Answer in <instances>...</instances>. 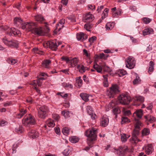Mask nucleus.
<instances>
[{
    "instance_id": "1",
    "label": "nucleus",
    "mask_w": 156,
    "mask_h": 156,
    "mask_svg": "<svg viewBox=\"0 0 156 156\" xmlns=\"http://www.w3.org/2000/svg\"><path fill=\"white\" fill-rule=\"evenodd\" d=\"M36 23L31 22L22 23L20 26L23 29H26L28 31L32 30L33 32L39 35H43L44 32L42 28L36 26Z\"/></svg>"
},
{
    "instance_id": "2",
    "label": "nucleus",
    "mask_w": 156,
    "mask_h": 156,
    "mask_svg": "<svg viewBox=\"0 0 156 156\" xmlns=\"http://www.w3.org/2000/svg\"><path fill=\"white\" fill-rule=\"evenodd\" d=\"M135 120L136 123L135 124L134 128L133 129L132 133V137L131 138L132 140L134 141V142L136 144L138 142L141 140L138 138V136L140 130V126H141L142 123L138 119L135 118Z\"/></svg>"
},
{
    "instance_id": "3",
    "label": "nucleus",
    "mask_w": 156,
    "mask_h": 156,
    "mask_svg": "<svg viewBox=\"0 0 156 156\" xmlns=\"http://www.w3.org/2000/svg\"><path fill=\"white\" fill-rule=\"evenodd\" d=\"M97 129L93 128L91 129L87 130L85 132V135L88 137L87 140L90 141H93L96 139Z\"/></svg>"
},
{
    "instance_id": "4",
    "label": "nucleus",
    "mask_w": 156,
    "mask_h": 156,
    "mask_svg": "<svg viewBox=\"0 0 156 156\" xmlns=\"http://www.w3.org/2000/svg\"><path fill=\"white\" fill-rule=\"evenodd\" d=\"M118 99L120 103L124 105L128 104L131 101L130 97L124 93L120 94L118 97Z\"/></svg>"
},
{
    "instance_id": "5",
    "label": "nucleus",
    "mask_w": 156,
    "mask_h": 156,
    "mask_svg": "<svg viewBox=\"0 0 156 156\" xmlns=\"http://www.w3.org/2000/svg\"><path fill=\"white\" fill-rule=\"evenodd\" d=\"M48 110V107L43 105L39 108L38 111V116L40 118L44 119L47 115Z\"/></svg>"
},
{
    "instance_id": "6",
    "label": "nucleus",
    "mask_w": 156,
    "mask_h": 156,
    "mask_svg": "<svg viewBox=\"0 0 156 156\" xmlns=\"http://www.w3.org/2000/svg\"><path fill=\"white\" fill-rule=\"evenodd\" d=\"M2 41L5 44L11 48H17L18 46V42L15 40H11L8 41L7 38L5 37L2 39Z\"/></svg>"
},
{
    "instance_id": "7",
    "label": "nucleus",
    "mask_w": 156,
    "mask_h": 156,
    "mask_svg": "<svg viewBox=\"0 0 156 156\" xmlns=\"http://www.w3.org/2000/svg\"><path fill=\"white\" fill-rule=\"evenodd\" d=\"M23 122L26 126H29L35 124L36 123L34 117L30 114L23 119Z\"/></svg>"
},
{
    "instance_id": "8",
    "label": "nucleus",
    "mask_w": 156,
    "mask_h": 156,
    "mask_svg": "<svg viewBox=\"0 0 156 156\" xmlns=\"http://www.w3.org/2000/svg\"><path fill=\"white\" fill-rule=\"evenodd\" d=\"M125 64L127 68L130 69L133 68L136 64L135 58L132 56H129L126 59Z\"/></svg>"
},
{
    "instance_id": "9",
    "label": "nucleus",
    "mask_w": 156,
    "mask_h": 156,
    "mask_svg": "<svg viewBox=\"0 0 156 156\" xmlns=\"http://www.w3.org/2000/svg\"><path fill=\"white\" fill-rule=\"evenodd\" d=\"M119 92L118 85L116 84L113 85L108 93V95L110 98H114L115 95L118 94Z\"/></svg>"
},
{
    "instance_id": "10",
    "label": "nucleus",
    "mask_w": 156,
    "mask_h": 156,
    "mask_svg": "<svg viewBox=\"0 0 156 156\" xmlns=\"http://www.w3.org/2000/svg\"><path fill=\"white\" fill-rule=\"evenodd\" d=\"M6 33L9 36H16L20 34V32L14 27H12L6 31Z\"/></svg>"
},
{
    "instance_id": "11",
    "label": "nucleus",
    "mask_w": 156,
    "mask_h": 156,
    "mask_svg": "<svg viewBox=\"0 0 156 156\" xmlns=\"http://www.w3.org/2000/svg\"><path fill=\"white\" fill-rule=\"evenodd\" d=\"M46 44L47 46H48L49 48L53 50L56 51L57 49L58 45L56 43V42L55 40L48 41Z\"/></svg>"
},
{
    "instance_id": "12",
    "label": "nucleus",
    "mask_w": 156,
    "mask_h": 156,
    "mask_svg": "<svg viewBox=\"0 0 156 156\" xmlns=\"http://www.w3.org/2000/svg\"><path fill=\"white\" fill-rule=\"evenodd\" d=\"M76 37L78 41L83 42L87 38V36L83 32H80L76 34Z\"/></svg>"
},
{
    "instance_id": "13",
    "label": "nucleus",
    "mask_w": 156,
    "mask_h": 156,
    "mask_svg": "<svg viewBox=\"0 0 156 156\" xmlns=\"http://www.w3.org/2000/svg\"><path fill=\"white\" fill-rule=\"evenodd\" d=\"M144 98L141 96L136 97L133 100L134 103L133 104L134 105L139 106L140 104L143 102Z\"/></svg>"
},
{
    "instance_id": "14",
    "label": "nucleus",
    "mask_w": 156,
    "mask_h": 156,
    "mask_svg": "<svg viewBox=\"0 0 156 156\" xmlns=\"http://www.w3.org/2000/svg\"><path fill=\"white\" fill-rule=\"evenodd\" d=\"M93 15L90 13V12L86 13L83 17V20L85 22H89L94 19Z\"/></svg>"
},
{
    "instance_id": "15",
    "label": "nucleus",
    "mask_w": 156,
    "mask_h": 156,
    "mask_svg": "<svg viewBox=\"0 0 156 156\" xmlns=\"http://www.w3.org/2000/svg\"><path fill=\"white\" fill-rule=\"evenodd\" d=\"M116 150L119 151L118 154L119 155L124 156L125 152L128 151V149L127 147H122L120 146L116 149Z\"/></svg>"
},
{
    "instance_id": "16",
    "label": "nucleus",
    "mask_w": 156,
    "mask_h": 156,
    "mask_svg": "<svg viewBox=\"0 0 156 156\" xmlns=\"http://www.w3.org/2000/svg\"><path fill=\"white\" fill-rule=\"evenodd\" d=\"M86 110L87 113L90 115L91 119H96V115L93 113V111L91 106L88 105L86 108Z\"/></svg>"
},
{
    "instance_id": "17",
    "label": "nucleus",
    "mask_w": 156,
    "mask_h": 156,
    "mask_svg": "<svg viewBox=\"0 0 156 156\" xmlns=\"http://www.w3.org/2000/svg\"><path fill=\"white\" fill-rule=\"evenodd\" d=\"M28 136L30 138L35 139L38 137V134L35 130H31L28 133Z\"/></svg>"
},
{
    "instance_id": "18",
    "label": "nucleus",
    "mask_w": 156,
    "mask_h": 156,
    "mask_svg": "<svg viewBox=\"0 0 156 156\" xmlns=\"http://www.w3.org/2000/svg\"><path fill=\"white\" fill-rule=\"evenodd\" d=\"M108 118L106 117L103 116L101 119L100 125L103 127H105L108 125Z\"/></svg>"
},
{
    "instance_id": "19",
    "label": "nucleus",
    "mask_w": 156,
    "mask_h": 156,
    "mask_svg": "<svg viewBox=\"0 0 156 156\" xmlns=\"http://www.w3.org/2000/svg\"><path fill=\"white\" fill-rule=\"evenodd\" d=\"M153 148L152 144H148L146 147V153L148 154H151L153 151Z\"/></svg>"
},
{
    "instance_id": "20",
    "label": "nucleus",
    "mask_w": 156,
    "mask_h": 156,
    "mask_svg": "<svg viewBox=\"0 0 156 156\" xmlns=\"http://www.w3.org/2000/svg\"><path fill=\"white\" fill-rule=\"evenodd\" d=\"M146 121L149 122L150 123L152 122L155 121V117L150 115H147L144 116Z\"/></svg>"
},
{
    "instance_id": "21",
    "label": "nucleus",
    "mask_w": 156,
    "mask_h": 156,
    "mask_svg": "<svg viewBox=\"0 0 156 156\" xmlns=\"http://www.w3.org/2000/svg\"><path fill=\"white\" fill-rule=\"evenodd\" d=\"M23 20L18 17H16L14 20V24L16 25L17 27L20 26V24L22 23Z\"/></svg>"
},
{
    "instance_id": "22",
    "label": "nucleus",
    "mask_w": 156,
    "mask_h": 156,
    "mask_svg": "<svg viewBox=\"0 0 156 156\" xmlns=\"http://www.w3.org/2000/svg\"><path fill=\"white\" fill-rule=\"evenodd\" d=\"M51 61L50 59L44 60L42 63V66L46 68H48L49 67V64L51 63Z\"/></svg>"
},
{
    "instance_id": "23",
    "label": "nucleus",
    "mask_w": 156,
    "mask_h": 156,
    "mask_svg": "<svg viewBox=\"0 0 156 156\" xmlns=\"http://www.w3.org/2000/svg\"><path fill=\"white\" fill-rule=\"evenodd\" d=\"M78 62V58L76 57H75L72 59L71 58L70 62H69V63L71 64L72 66L74 67L77 65Z\"/></svg>"
},
{
    "instance_id": "24",
    "label": "nucleus",
    "mask_w": 156,
    "mask_h": 156,
    "mask_svg": "<svg viewBox=\"0 0 156 156\" xmlns=\"http://www.w3.org/2000/svg\"><path fill=\"white\" fill-rule=\"evenodd\" d=\"M89 95L85 93H81L80 94V96L81 98L85 102L89 100Z\"/></svg>"
},
{
    "instance_id": "25",
    "label": "nucleus",
    "mask_w": 156,
    "mask_h": 156,
    "mask_svg": "<svg viewBox=\"0 0 156 156\" xmlns=\"http://www.w3.org/2000/svg\"><path fill=\"white\" fill-rule=\"evenodd\" d=\"M93 68L99 73H101L103 69L102 66L98 65L96 63L94 62Z\"/></svg>"
},
{
    "instance_id": "26",
    "label": "nucleus",
    "mask_w": 156,
    "mask_h": 156,
    "mask_svg": "<svg viewBox=\"0 0 156 156\" xmlns=\"http://www.w3.org/2000/svg\"><path fill=\"white\" fill-rule=\"evenodd\" d=\"M36 20L38 23H42L44 19L41 15H37L35 16Z\"/></svg>"
},
{
    "instance_id": "27",
    "label": "nucleus",
    "mask_w": 156,
    "mask_h": 156,
    "mask_svg": "<svg viewBox=\"0 0 156 156\" xmlns=\"http://www.w3.org/2000/svg\"><path fill=\"white\" fill-rule=\"evenodd\" d=\"M153 32V30L151 28H148L145 29L143 32L144 35H146L150 34Z\"/></svg>"
},
{
    "instance_id": "28",
    "label": "nucleus",
    "mask_w": 156,
    "mask_h": 156,
    "mask_svg": "<svg viewBox=\"0 0 156 156\" xmlns=\"http://www.w3.org/2000/svg\"><path fill=\"white\" fill-rule=\"evenodd\" d=\"M114 23L113 22H108L105 26L106 29L108 30H112L114 27Z\"/></svg>"
},
{
    "instance_id": "29",
    "label": "nucleus",
    "mask_w": 156,
    "mask_h": 156,
    "mask_svg": "<svg viewBox=\"0 0 156 156\" xmlns=\"http://www.w3.org/2000/svg\"><path fill=\"white\" fill-rule=\"evenodd\" d=\"M112 111L114 115H115V118H116L117 114H119L121 112L120 108L118 107H116L113 109Z\"/></svg>"
},
{
    "instance_id": "30",
    "label": "nucleus",
    "mask_w": 156,
    "mask_h": 156,
    "mask_svg": "<svg viewBox=\"0 0 156 156\" xmlns=\"http://www.w3.org/2000/svg\"><path fill=\"white\" fill-rule=\"evenodd\" d=\"M27 112V110L24 109H21L20 110V112L17 114V117L20 119Z\"/></svg>"
},
{
    "instance_id": "31",
    "label": "nucleus",
    "mask_w": 156,
    "mask_h": 156,
    "mask_svg": "<svg viewBox=\"0 0 156 156\" xmlns=\"http://www.w3.org/2000/svg\"><path fill=\"white\" fill-rule=\"evenodd\" d=\"M41 83L39 81V80H34L31 83V84L34 86L37 87L38 85V86H41Z\"/></svg>"
},
{
    "instance_id": "32",
    "label": "nucleus",
    "mask_w": 156,
    "mask_h": 156,
    "mask_svg": "<svg viewBox=\"0 0 156 156\" xmlns=\"http://www.w3.org/2000/svg\"><path fill=\"white\" fill-rule=\"evenodd\" d=\"M154 63L152 61H151L149 63V67L148 72L149 74H151V73L153 71L154 69Z\"/></svg>"
},
{
    "instance_id": "33",
    "label": "nucleus",
    "mask_w": 156,
    "mask_h": 156,
    "mask_svg": "<svg viewBox=\"0 0 156 156\" xmlns=\"http://www.w3.org/2000/svg\"><path fill=\"white\" fill-rule=\"evenodd\" d=\"M150 133V130L148 128H144L142 131V136H147Z\"/></svg>"
},
{
    "instance_id": "34",
    "label": "nucleus",
    "mask_w": 156,
    "mask_h": 156,
    "mask_svg": "<svg viewBox=\"0 0 156 156\" xmlns=\"http://www.w3.org/2000/svg\"><path fill=\"white\" fill-rule=\"evenodd\" d=\"M134 113L136 114L137 117L140 118L142 117L143 115V111L141 109H140L136 110Z\"/></svg>"
},
{
    "instance_id": "35",
    "label": "nucleus",
    "mask_w": 156,
    "mask_h": 156,
    "mask_svg": "<svg viewBox=\"0 0 156 156\" xmlns=\"http://www.w3.org/2000/svg\"><path fill=\"white\" fill-rule=\"evenodd\" d=\"M69 140L72 143H76L79 141V139L76 136H72L70 138Z\"/></svg>"
},
{
    "instance_id": "36",
    "label": "nucleus",
    "mask_w": 156,
    "mask_h": 156,
    "mask_svg": "<svg viewBox=\"0 0 156 156\" xmlns=\"http://www.w3.org/2000/svg\"><path fill=\"white\" fill-rule=\"evenodd\" d=\"M48 126L49 127H53L54 126L55 124L54 121L51 119H49L47 122Z\"/></svg>"
},
{
    "instance_id": "37",
    "label": "nucleus",
    "mask_w": 156,
    "mask_h": 156,
    "mask_svg": "<svg viewBox=\"0 0 156 156\" xmlns=\"http://www.w3.org/2000/svg\"><path fill=\"white\" fill-rule=\"evenodd\" d=\"M70 149V147H68L63 151V153L65 156H68L71 153V151Z\"/></svg>"
},
{
    "instance_id": "38",
    "label": "nucleus",
    "mask_w": 156,
    "mask_h": 156,
    "mask_svg": "<svg viewBox=\"0 0 156 156\" xmlns=\"http://www.w3.org/2000/svg\"><path fill=\"white\" fill-rule=\"evenodd\" d=\"M141 80L140 77L138 76H136V78L134 79L133 82L134 84H137L140 83Z\"/></svg>"
},
{
    "instance_id": "39",
    "label": "nucleus",
    "mask_w": 156,
    "mask_h": 156,
    "mask_svg": "<svg viewBox=\"0 0 156 156\" xmlns=\"http://www.w3.org/2000/svg\"><path fill=\"white\" fill-rule=\"evenodd\" d=\"M126 73V72L124 69H120L118 72V74L119 75V76H122Z\"/></svg>"
},
{
    "instance_id": "40",
    "label": "nucleus",
    "mask_w": 156,
    "mask_h": 156,
    "mask_svg": "<svg viewBox=\"0 0 156 156\" xmlns=\"http://www.w3.org/2000/svg\"><path fill=\"white\" fill-rule=\"evenodd\" d=\"M130 122V120L126 117H122V118L121 124L128 123Z\"/></svg>"
},
{
    "instance_id": "41",
    "label": "nucleus",
    "mask_w": 156,
    "mask_h": 156,
    "mask_svg": "<svg viewBox=\"0 0 156 156\" xmlns=\"http://www.w3.org/2000/svg\"><path fill=\"white\" fill-rule=\"evenodd\" d=\"M62 114L66 118H67L69 117V113L68 111H63L62 112Z\"/></svg>"
},
{
    "instance_id": "42",
    "label": "nucleus",
    "mask_w": 156,
    "mask_h": 156,
    "mask_svg": "<svg viewBox=\"0 0 156 156\" xmlns=\"http://www.w3.org/2000/svg\"><path fill=\"white\" fill-rule=\"evenodd\" d=\"M32 51L35 53L39 55H41V53L43 52L42 51H40L37 48H33Z\"/></svg>"
},
{
    "instance_id": "43",
    "label": "nucleus",
    "mask_w": 156,
    "mask_h": 156,
    "mask_svg": "<svg viewBox=\"0 0 156 156\" xmlns=\"http://www.w3.org/2000/svg\"><path fill=\"white\" fill-rule=\"evenodd\" d=\"M61 59L62 61H65L66 62V63H68L70 62L71 58H70L66 56H62L61 58Z\"/></svg>"
},
{
    "instance_id": "44",
    "label": "nucleus",
    "mask_w": 156,
    "mask_h": 156,
    "mask_svg": "<svg viewBox=\"0 0 156 156\" xmlns=\"http://www.w3.org/2000/svg\"><path fill=\"white\" fill-rule=\"evenodd\" d=\"M62 131L64 135H67L69 133V129L68 128L65 127L62 128Z\"/></svg>"
},
{
    "instance_id": "45",
    "label": "nucleus",
    "mask_w": 156,
    "mask_h": 156,
    "mask_svg": "<svg viewBox=\"0 0 156 156\" xmlns=\"http://www.w3.org/2000/svg\"><path fill=\"white\" fill-rule=\"evenodd\" d=\"M81 76H79L76 78V82L78 84V86L80 87L82 83V80L81 79Z\"/></svg>"
},
{
    "instance_id": "46",
    "label": "nucleus",
    "mask_w": 156,
    "mask_h": 156,
    "mask_svg": "<svg viewBox=\"0 0 156 156\" xmlns=\"http://www.w3.org/2000/svg\"><path fill=\"white\" fill-rule=\"evenodd\" d=\"M102 66L103 69L105 71H107L108 72H110L111 71V70L109 67L107 66L105 64H104L102 65Z\"/></svg>"
},
{
    "instance_id": "47",
    "label": "nucleus",
    "mask_w": 156,
    "mask_h": 156,
    "mask_svg": "<svg viewBox=\"0 0 156 156\" xmlns=\"http://www.w3.org/2000/svg\"><path fill=\"white\" fill-rule=\"evenodd\" d=\"M16 132L18 133H21L23 132L22 127L21 126H19V127H17L15 129Z\"/></svg>"
},
{
    "instance_id": "48",
    "label": "nucleus",
    "mask_w": 156,
    "mask_h": 156,
    "mask_svg": "<svg viewBox=\"0 0 156 156\" xmlns=\"http://www.w3.org/2000/svg\"><path fill=\"white\" fill-rule=\"evenodd\" d=\"M142 20L144 23L146 24L149 23L151 21V20L147 17L144 18Z\"/></svg>"
},
{
    "instance_id": "49",
    "label": "nucleus",
    "mask_w": 156,
    "mask_h": 156,
    "mask_svg": "<svg viewBox=\"0 0 156 156\" xmlns=\"http://www.w3.org/2000/svg\"><path fill=\"white\" fill-rule=\"evenodd\" d=\"M7 61L9 63L11 64L12 65L14 64L17 62L16 60L15 59L11 58L8 59Z\"/></svg>"
},
{
    "instance_id": "50",
    "label": "nucleus",
    "mask_w": 156,
    "mask_h": 156,
    "mask_svg": "<svg viewBox=\"0 0 156 156\" xmlns=\"http://www.w3.org/2000/svg\"><path fill=\"white\" fill-rule=\"evenodd\" d=\"M26 101L29 104H32L34 102V100L30 97H28L26 99Z\"/></svg>"
},
{
    "instance_id": "51",
    "label": "nucleus",
    "mask_w": 156,
    "mask_h": 156,
    "mask_svg": "<svg viewBox=\"0 0 156 156\" xmlns=\"http://www.w3.org/2000/svg\"><path fill=\"white\" fill-rule=\"evenodd\" d=\"M121 14V11L120 9L117 10L115 12L112 13L113 16L115 17Z\"/></svg>"
},
{
    "instance_id": "52",
    "label": "nucleus",
    "mask_w": 156,
    "mask_h": 156,
    "mask_svg": "<svg viewBox=\"0 0 156 156\" xmlns=\"http://www.w3.org/2000/svg\"><path fill=\"white\" fill-rule=\"evenodd\" d=\"M65 23V20L64 19H62L61 20H60V21L59 22V23L60 24L62 25V27H59L58 28V30L59 31L61 29H62V27L64 26L63 25V24Z\"/></svg>"
},
{
    "instance_id": "53",
    "label": "nucleus",
    "mask_w": 156,
    "mask_h": 156,
    "mask_svg": "<svg viewBox=\"0 0 156 156\" xmlns=\"http://www.w3.org/2000/svg\"><path fill=\"white\" fill-rule=\"evenodd\" d=\"M63 85L65 87H69L71 89L73 88V86L69 83H64Z\"/></svg>"
},
{
    "instance_id": "54",
    "label": "nucleus",
    "mask_w": 156,
    "mask_h": 156,
    "mask_svg": "<svg viewBox=\"0 0 156 156\" xmlns=\"http://www.w3.org/2000/svg\"><path fill=\"white\" fill-rule=\"evenodd\" d=\"M121 139L122 141V142H125L127 140L126 134L124 133L121 136Z\"/></svg>"
},
{
    "instance_id": "55",
    "label": "nucleus",
    "mask_w": 156,
    "mask_h": 156,
    "mask_svg": "<svg viewBox=\"0 0 156 156\" xmlns=\"http://www.w3.org/2000/svg\"><path fill=\"white\" fill-rule=\"evenodd\" d=\"M53 117L56 121H58L60 118L59 115L57 114H54L52 115Z\"/></svg>"
},
{
    "instance_id": "56",
    "label": "nucleus",
    "mask_w": 156,
    "mask_h": 156,
    "mask_svg": "<svg viewBox=\"0 0 156 156\" xmlns=\"http://www.w3.org/2000/svg\"><path fill=\"white\" fill-rule=\"evenodd\" d=\"M97 38L95 36H93L90 38L89 39V41L91 43H92L94 42V41L96 40Z\"/></svg>"
},
{
    "instance_id": "57",
    "label": "nucleus",
    "mask_w": 156,
    "mask_h": 156,
    "mask_svg": "<svg viewBox=\"0 0 156 156\" xmlns=\"http://www.w3.org/2000/svg\"><path fill=\"white\" fill-rule=\"evenodd\" d=\"M7 123V122L4 120L0 121V125L1 126H4Z\"/></svg>"
},
{
    "instance_id": "58",
    "label": "nucleus",
    "mask_w": 156,
    "mask_h": 156,
    "mask_svg": "<svg viewBox=\"0 0 156 156\" xmlns=\"http://www.w3.org/2000/svg\"><path fill=\"white\" fill-rule=\"evenodd\" d=\"M87 69V67H84L83 65H82L81 66L80 69L82 70L81 72L84 73Z\"/></svg>"
},
{
    "instance_id": "59",
    "label": "nucleus",
    "mask_w": 156,
    "mask_h": 156,
    "mask_svg": "<svg viewBox=\"0 0 156 156\" xmlns=\"http://www.w3.org/2000/svg\"><path fill=\"white\" fill-rule=\"evenodd\" d=\"M83 51L84 53V54L86 56L88 57H89L90 56V54H89L88 53L87 51L85 49H83Z\"/></svg>"
},
{
    "instance_id": "60",
    "label": "nucleus",
    "mask_w": 156,
    "mask_h": 156,
    "mask_svg": "<svg viewBox=\"0 0 156 156\" xmlns=\"http://www.w3.org/2000/svg\"><path fill=\"white\" fill-rule=\"evenodd\" d=\"M55 131V133L57 134H60V129L59 127H55L54 128Z\"/></svg>"
},
{
    "instance_id": "61",
    "label": "nucleus",
    "mask_w": 156,
    "mask_h": 156,
    "mask_svg": "<svg viewBox=\"0 0 156 156\" xmlns=\"http://www.w3.org/2000/svg\"><path fill=\"white\" fill-rule=\"evenodd\" d=\"M104 56H105V54L103 53H102L99 54L97 56V57L99 58L100 59H102L104 58Z\"/></svg>"
},
{
    "instance_id": "62",
    "label": "nucleus",
    "mask_w": 156,
    "mask_h": 156,
    "mask_svg": "<svg viewBox=\"0 0 156 156\" xmlns=\"http://www.w3.org/2000/svg\"><path fill=\"white\" fill-rule=\"evenodd\" d=\"M130 9L131 11L133 12L136 11V7L134 5H132L130 6Z\"/></svg>"
},
{
    "instance_id": "63",
    "label": "nucleus",
    "mask_w": 156,
    "mask_h": 156,
    "mask_svg": "<svg viewBox=\"0 0 156 156\" xmlns=\"http://www.w3.org/2000/svg\"><path fill=\"white\" fill-rule=\"evenodd\" d=\"M1 28L4 30H7L9 29V27L8 26L5 25L2 26L1 27Z\"/></svg>"
},
{
    "instance_id": "64",
    "label": "nucleus",
    "mask_w": 156,
    "mask_h": 156,
    "mask_svg": "<svg viewBox=\"0 0 156 156\" xmlns=\"http://www.w3.org/2000/svg\"><path fill=\"white\" fill-rule=\"evenodd\" d=\"M60 71L65 73L66 74H69L68 73L69 72V70L68 69L61 70Z\"/></svg>"
}]
</instances>
